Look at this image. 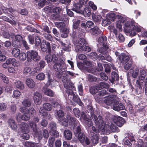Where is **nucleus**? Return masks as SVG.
Instances as JSON below:
<instances>
[{"instance_id":"a18cd8bd","label":"nucleus","mask_w":147,"mask_h":147,"mask_svg":"<svg viewBox=\"0 0 147 147\" xmlns=\"http://www.w3.org/2000/svg\"><path fill=\"white\" fill-rule=\"evenodd\" d=\"M98 137L96 134L93 135L91 138L92 142L94 145H95L98 142Z\"/></svg>"},{"instance_id":"052dcab7","label":"nucleus","mask_w":147,"mask_h":147,"mask_svg":"<svg viewBox=\"0 0 147 147\" xmlns=\"http://www.w3.org/2000/svg\"><path fill=\"white\" fill-rule=\"evenodd\" d=\"M55 141V138L54 137H51L49 138V145L50 147H53V144L54 142Z\"/></svg>"},{"instance_id":"e2e57ef3","label":"nucleus","mask_w":147,"mask_h":147,"mask_svg":"<svg viewBox=\"0 0 147 147\" xmlns=\"http://www.w3.org/2000/svg\"><path fill=\"white\" fill-rule=\"evenodd\" d=\"M73 112L75 116L77 117H79L80 115V111L78 109L75 108L73 109Z\"/></svg>"},{"instance_id":"7ed1b4c3","label":"nucleus","mask_w":147,"mask_h":147,"mask_svg":"<svg viewBox=\"0 0 147 147\" xmlns=\"http://www.w3.org/2000/svg\"><path fill=\"white\" fill-rule=\"evenodd\" d=\"M63 82L64 86L66 89V95L68 99L75 102L77 101V100L78 101H80V100L77 99V97L72 90H74L75 88L74 84L71 82L70 80L64 77L63 79Z\"/></svg>"},{"instance_id":"f8f14e48","label":"nucleus","mask_w":147,"mask_h":147,"mask_svg":"<svg viewBox=\"0 0 147 147\" xmlns=\"http://www.w3.org/2000/svg\"><path fill=\"white\" fill-rule=\"evenodd\" d=\"M90 92L92 94H94L96 93L97 94L95 96V99L98 102H100L101 101V91H99L97 92V90L96 89L95 87H91L90 90Z\"/></svg>"},{"instance_id":"680f3d73","label":"nucleus","mask_w":147,"mask_h":147,"mask_svg":"<svg viewBox=\"0 0 147 147\" xmlns=\"http://www.w3.org/2000/svg\"><path fill=\"white\" fill-rule=\"evenodd\" d=\"M31 68L29 67H25L23 70L24 74H27L31 72Z\"/></svg>"},{"instance_id":"2eb2a0df","label":"nucleus","mask_w":147,"mask_h":147,"mask_svg":"<svg viewBox=\"0 0 147 147\" xmlns=\"http://www.w3.org/2000/svg\"><path fill=\"white\" fill-rule=\"evenodd\" d=\"M18 115L17 116L16 120L18 121V125H19L20 127L22 129V131L23 132H29V128L28 125L23 122H20V121H18Z\"/></svg>"},{"instance_id":"6e6d98bb","label":"nucleus","mask_w":147,"mask_h":147,"mask_svg":"<svg viewBox=\"0 0 147 147\" xmlns=\"http://www.w3.org/2000/svg\"><path fill=\"white\" fill-rule=\"evenodd\" d=\"M93 117H92L94 120L95 123L96 125L98 126V128L99 129V130L100 131V126L99 125V123H98V120L97 117L95 115H93Z\"/></svg>"},{"instance_id":"cd10ccee","label":"nucleus","mask_w":147,"mask_h":147,"mask_svg":"<svg viewBox=\"0 0 147 147\" xmlns=\"http://www.w3.org/2000/svg\"><path fill=\"white\" fill-rule=\"evenodd\" d=\"M7 63L8 64H11L14 67H17L18 62L14 58H9L7 60Z\"/></svg>"},{"instance_id":"774afa93","label":"nucleus","mask_w":147,"mask_h":147,"mask_svg":"<svg viewBox=\"0 0 147 147\" xmlns=\"http://www.w3.org/2000/svg\"><path fill=\"white\" fill-rule=\"evenodd\" d=\"M135 142L136 146L137 147H144L146 146L142 140H140L139 142H137V143H136V142Z\"/></svg>"},{"instance_id":"1a4fd4ad","label":"nucleus","mask_w":147,"mask_h":147,"mask_svg":"<svg viewBox=\"0 0 147 147\" xmlns=\"http://www.w3.org/2000/svg\"><path fill=\"white\" fill-rule=\"evenodd\" d=\"M81 131L78 133H74L78 135V138L81 144L84 145L85 144L86 145H89L90 143L89 140L87 138H85L84 134L80 132Z\"/></svg>"},{"instance_id":"f704fd0d","label":"nucleus","mask_w":147,"mask_h":147,"mask_svg":"<svg viewBox=\"0 0 147 147\" xmlns=\"http://www.w3.org/2000/svg\"><path fill=\"white\" fill-rule=\"evenodd\" d=\"M15 85L16 87L22 90L24 87L23 83L20 81H17L15 82Z\"/></svg>"},{"instance_id":"f03ea898","label":"nucleus","mask_w":147,"mask_h":147,"mask_svg":"<svg viewBox=\"0 0 147 147\" xmlns=\"http://www.w3.org/2000/svg\"><path fill=\"white\" fill-rule=\"evenodd\" d=\"M59 121L61 122V125L65 127L68 126V123L72 126L74 133L80 132L81 131L78 121L75 118L67 115L66 118L64 119L59 118Z\"/></svg>"},{"instance_id":"72a5a7b5","label":"nucleus","mask_w":147,"mask_h":147,"mask_svg":"<svg viewBox=\"0 0 147 147\" xmlns=\"http://www.w3.org/2000/svg\"><path fill=\"white\" fill-rule=\"evenodd\" d=\"M43 108L45 110L47 111H50L52 109V105L49 103H45L43 104Z\"/></svg>"},{"instance_id":"e433bc0d","label":"nucleus","mask_w":147,"mask_h":147,"mask_svg":"<svg viewBox=\"0 0 147 147\" xmlns=\"http://www.w3.org/2000/svg\"><path fill=\"white\" fill-rule=\"evenodd\" d=\"M115 16L116 15H115V13H107V14H106V18L108 19L109 21L110 20H111L113 21L115 20Z\"/></svg>"},{"instance_id":"a878e982","label":"nucleus","mask_w":147,"mask_h":147,"mask_svg":"<svg viewBox=\"0 0 147 147\" xmlns=\"http://www.w3.org/2000/svg\"><path fill=\"white\" fill-rule=\"evenodd\" d=\"M60 30L62 32L61 35L62 38H65L67 36L69 32V29L68 28L65 26L62 29H60Z\"/></svg>"},{"instance_id":"09e8293b","label":"nucleus","mask_w":147,"mask_h":147,"mask_svg":"<svg viewBox=\"0 0 147 147\" xmlns=\"http://www.w3.org/2000/svg\"><path fill=\"white\" fill-rule=\"evenodd\" d=\"M121 57L122 58V63L123 64H126L128 62V61H129V57L124 54L122 55Z\"/></svg>"},{"instance_id":"a19ab883","label":"nucleus","mask_w":147,"mask_h":147,"mask_svg":"<svg viewBox=\"0 0 147 147\" xmlns=\"http://www.w3.org/2000/svg\"><path fill=\"white\" fill-rule=\"evenodd\" d=\"M3 35L5 38H13L15 36L12 33L10 34L9 32L7 31H5L3 32Z\"/></svg>"},{"instance_id":"338daca9","label":"nucleus","mask_w":147,"mask_h":147,"mask_svg":"<svg viewBox=\"0 0 147 147\" xmlns=\"http://www.w3.org/2000/svg\"><path fill=\"white\" fill-rule=\"evenodd\" d=\"M80 23V21L79 20H77L76 22H75L74 23L73 26V29L75 30L77 29Z\"/></svg>"},{"instance_id":"0e129e2a","label":"nucleus","mask_w":147,"mask_h":147,"mask_svg":"<svg viewBox=\"0 0 147 147\" xmlns=\"http://www.w3.org/2000/svg\"><path fill=\"white\" fill-rule=\"evenodd\" d=\"M105 71L107 73L110 72V67L109 64L105 63L104 64Z\"/></svg>"},{"instance_id":"58836bf2","label":"nucleus","mask_w":147,"mask_h":147,"mask_svg":"<svg viewBox=\"0 0 147 147\" xmlns=\"http://www.w3.org/2000/svg\"><path fill=\"white\" fill-rule=\"evenodd\" d=\"M55 64L53 66L54 70L56 71H59L61 70V69L63 66L60 63H57V62L55 63Z\"/></svg>"},{"instance_id":"6e6552de","label":"nucleus","mask_w":147,"mask_h":147,"mask_svg":"<svg viewBox=\"0 0 147 147\" xmlns=\"http://www.w3.org/2000/svg\"><path fill=\"white\" fill-rule=\"evenodd\" d=\"M74 44L76 45L75 50L76 52L80 53L83 51V47L86 45V42L84 38H80L78 40L75 41Z\"/></svg>"},{"instance_id":"c9c22d12","label":"nucleus","mask_w":147,"mask_h":147,"mask_svg":"<svg viewBox=\"0 0 147 147\" xmlns=\"http://www.w3.org/2000/svg\"><path fill=\"white\" fill-rule=\"evenodd\" d=\"M22 95V93L18 90H15L13 92L12 96L16 99L19 98Z\"/></svg>"},{"instance_id":"4468645a","label":"nucleus","mask_w":147,"mask_h":147,"mask_svg":"<svg viewBox=\"0 0 147 147\" xmlns=\"http://www.w3.org/2000/svg\"><path fill=\"white\" fill-rule=\"evenodd\" d=\"M50 129L49 131L51 134L56 137L59 136V134L56 130V123L53 122H51L49 124Z\"/></svg>"},{"instance_id":"864d4df0","label":"nucleus","mask_w":147,"mask_h":147,"mask_svg":"<svg viewBox=\"0 0 147 147\" xmlns=\"http://www.w3.org/2000/svg\"><path fill=\"white\" fill-rule=\"evenodd\" d=\"M88 79L89 81L91 82H95L97 80L96 78L90 74L88 75Z\"/></svg>"},{"instance_id":"412c9836","label":"nucleus","mask_w":147,"mask_h":147,"mask_svg":"<svg viewBox=\"0 0 147 147\" xmlns=\"http://www.w3.org/2000/svg\"><path fill=\"white\" fill-rule=\"evenodd\" d=\"M40 48L42 51H46L47 49L48 51H50L51 47L49 42H42L40 45Z\"/></svg>"},{"instance_id":"37998d69","label":"nucleus","mask_w":147,"mask_h":147,"mask_svg":"<svg viewBox=\"0 0 147 147\" xmlns=\"http://www.w3.org/2000/svg\"><path fill=\"white\" fill-rule=\"evenodd\" d=\"M84 15L85 17H88L91 14L90 9L88 8H86L83 12Z\"/></svg>"},{"instance_id":"69168bd1","label":"nucleus","mask_w":147,"mask_h":147,"mask_svg":"<svg viewBox=\"0 0 147 147\" xmlns=\"http://www.w3.org/2000/svg\"><path fill=\"white\" fill-rule=\"evenodd\" d=\"M40 69L38 68L35 67L32 69V71H31V72L29 73V74L31 76H33Z\"/></svg>"},{"instance_id":"b1692460","label":"nucleus","mask_w":147,"mask_h":147,"mask_svg":"<svg viewBox=\"0 0 147 147\" xmlns=\"http://www.w3.org/2000/svg\"><path fill=\"white\" fill-rule=\"evenodd\" d=\"M139 70L138 68H136L134 70L130 69L128 73L129 76H131L134 78H136L139 74Z\"/></svg>"},{"instance_id":"ddd939ff","label":"nucleus","mask_w":147,"mask_h":147,"mask_svg":"<svg viewBox=\"0 0 147 147\" xmlns=\"http://www.w3.org/2000/svg\"><path fill=\"white\" fill-rule=\"evenodd\" d=\"M20 110L23 114H28L30 116L33 115L36 112L33 107L30 108L28 109L25 107H21L20 108Z\"/></svg>"},{"instance_id":"aec40b11","label":"nucleus","mask_w":147,"mask_h":147,"mask_svg":"<svg viewBox=\"0 0 147 147\" xmlns=\"http://www.w3.org/2000/svg\"><path fill=\"white\" fill-rule=\"evenodd\" d=\"M84 63L85 67V69L88 70L89 72L93 73V69L92 67L91 62L88 61H85Z\"/></svg>"},{"instance_id":"5701e85b","label":"nucleus","mask_w":147,"mask_h":147,"mask_svg":"<svg viewBox=\"0 0 147 147\" xmlns=\"http://www.w3.org/2000/svg\"><path fill=\"white\" fill-rule=\"evenodd\" d=\"M26 84L27 86L30 88H32L35 86L36 83L32 79L27 78L26 80Z\"/></svg>"},{"instance_id":"0eeeda50","label":"nucleus","mask_w":147,"mask_h":147,"mask_svg":"<svg viewBox=\"0 0 147 147\" xmlns=\"http://www.w3.org/2000/svg\"><path fill=\"white\" fill-rule=\"evenodd\" d=\"M102 99L104 101V102L108 105H110L113 103V110L115 111H116V110L115 109V107L116 108L119 107V104L118 101L117 100H113V99L111 96H105L104 98L103 97L102 98Z\"/></svg>"},{"instance_id":"603ef678","label":"nucleus","mask_w":147,"mask_h":147,"mask_svg":"<svg viewBox=\"0 0 147 147\" xmlns=\"http://www.w3.org/2000/svg\"><path fill=\"white\" fill-rule=\"evenodd\" d=\"M56 26L57 28L60 29H62L65 26V24L63 22H56L55 23Z\"/></svg>"},{"instance_id":"f3484780","label":"nucleus","mask_w":147,"mask_h":147,"mask_svg":"<svg viewBox=\"0 0 147 147\" xmlns=\"http://www.w3.org/2000/svg\"><path fill=\"white\" fill-rule=\"evenodd\" d=\"M33 97L35 103L36 105H40L41 102L42 95L38 92H34Z\"/></svg>"},{"instance_id":"4be33fe9","label":"nucleus","mask_w":147,"mask_h":147,"mask_svg":"<svg viewBox=\"0 0 147 147\" xmlns=\"http://www.w3.org/2000/svg\"><path fill=\"white\" fill-rule=\"evenodd\" d=\"M82 7V5L79 3H74L73 4L72 10L77 13H82V11L81 10Z\"/></svg>"},{"instance_id":"79ce46f5","label":"nucleus","mask_w":147,"mask_h":147,"mask_svg":"<svg viewBox=\"0 0 147 147\" xmlns=\"http://www.w3.org/2000/svg\"><path fill=\"white\" fill-rule=\"evenodd\" d=\"M31 101L28 99H25L22 102V105L25 107H29L31 105Z\"/></svg>"},{"instance_id":"f257e3e1","label":"nucleus","mask_w":147,"mask_h":147,"mask_svg":"<svg viewBox=\"0 0 147 147\" xmlns=\"http://www.w3.org/2000/svg\"><path fill=\"white\" fill-rule=\"evenodd\" d=\"M117 22H120L125 23L124 25L126 28H124L125 31L131 36H134L136 35V31L140 32L141 28L138 27L137 24L134 21H129L127 18L123 17L120 15H116L115 19Z\"/></svg>"},{"instance_id":"9b49d317","label":"nucleus","mask_w":147,"mask_h":147,"mask_svg":"<svg viewBox=\"0 0 147 147\" xmlns=\"http://www.w3.org/2000/svg\"><path fill=\"white\" fill-rule=\"evenodd\" d=\"M146 75V73L145 70L141 69L140 71V75L138 78V79L137 80V84L138 85L139 88H141L142 84L143 82L145 77Z\"/></svg>"},{"instance_id":"9d476101","label":"nucleus","mask_w":147,"mask_h":147,"mask_svg":"<svg viewBox=\"0 0 147 147\" xmlns=\"http://www.w3.org/2000/svg\"><path fill=\"white\" fill-rule=\"evenodd\" d=\"M111 121L115 126H116V125H117L120 127L123 125L124 122L123 118L120 117L115 116H113L112 117Z\"/></svg>"},{"instance_id":"8fccbe9b","label":"nucleus","mask_w":147,"mask_h":147,"mask_svg":"<svg viewBox=\"0 0 147 147\" xmlns=\"http://www.w3.org/2000/svg\"><path fill=\"white\" fill-rule=\"evenodd\" d=\"M0 78L2 80L4 83L7 84L9 83V81L8 78L6 77L5 75L0 73Z\"/></svg>"},{"instance_id":"13d9d810","label":"nucleus","mask_w":147,"mask_h":147,"mask_svg":"<svg viewBox=\"0 0 147 147\" xmlns=\"http://www.w3.org/2000/svg\"><path fill=\"white\" fill-rule=\"evenodd\" d=\"M86 115L84 112H82L81 113V115L80 118V119L81 121H85L88 119Z\"/></svg>"},{"instance_id":"3c124183","label":"nucleus","mask_w":147,"mask_h":147,"mask_svg":"<svg viewBox=\"0 0 147 147\" xmlns=\"http://www.w3.org/2000/svg\"><path fill=\"white\" fill-rule=\"evenodd\" d=\"M25 145L27 147H38L37 144H35L34 143L27 142L25 143Z\"/></svg>"},{"instance_id":"6ab92c4d","label":"nucleus","mask_w":147,"mask_h":147,"mask_svg":"<svg viewBox=\"0 0 147 147\" xmlns=\"http://www.w3.org/2000/svg\"><path fill=\"white\" fill-rule=\"evenodd\" d=\"M39 119L38 117H34L32 121L30 123V125L34 131L36 132L37 131V125L36 123L38 122Z\"/></svg>"},{"instance_id":"bf43d9fd","label":"nucleus","mask_w":147,"mask_h":147,"mask_svg":"<svg viewBox=\"0 0 147 147\" xmlns=\"http://www.w3.org/2000/svg\"><path fill=\"white\" fill-rule=\"evenodd\" d=\"M102 19L103 21L102 24V26H105L107 24H110V21L108 19L106 18V17L102 18Z\"/></svg>"},{"instance_id":"423d86ee","label":"nucleus","mask_w":147,"mask_h":147,"mask_svg":"<svg viewBox=\"0 0 147 147\" xmlns=\"http://www.w3.org/2000/svg\"><path fill=\"white\" fill-rule=\"evenodd\" d=\"M27 61L30 62L32 60L37 61L40 59V56L38 55V53L34 50H31L27 51Z\"/></svg>"},{"instance_id":"39448f33","label":"nucleus","mask_w":147,"mask_h":147,"mask_svg":"<svg viewBox=\"0 0 147 147\" xmlns=\"http://www.w3.org/2000/svg\"><path fill=\"white\" fill-rule=\"evenodd\" d=\"M102 54L104 55V56H102V59H106L108 61L111 60V58L107 55L106 54L108 51H110L108 44L107 42V38L105 36H102Z\"/></svg>"},{"instance_id":"de8ad7c7","label":"nucleus","mask_w":147,"mask_h":147,"mask_svg":"<svg viewBox=\"0 0 147 147\" xmlns=\"http://www.w3.org/2000/svg\"><path fill=\"white\" fill-rule=\"evenodd\" d=\"M91 33L92 34L95 35L98 34L100 31V30L97 26H95L91 29Z\"/></svg>"},{"instance_id":"c756f323","label":"nucleus","mask_w":147,"mask_h":147,"mask_svg":"<svg viewBox=\"0 0 147 147\" xmlns=\"http://www.w3.org/2000/svg\"><path fill=\"white\" fill-rule=\"evenodd\" d=\"M13 18V21H11L10 20L9 18L5 16H3L0 17V18L2 19L3 20L8 22L12 24L15 25L16 24V21L15 20V18L13 16H12Z\"/></svg>"},{"instance_id":"7c9ffc66","label":"nucleus","mask_w":147,"mask_h":147,"mask_svg":"<svg viewBox=\"0 0 147 147\" xmlns=\"http://www.w3.org/2000/svg\"><path fill=\"white\" fill-rule=\"evenodd\" d=\"M24 114V115L21 116L20 117V113L17 114L16 115V118L17 116L18 115V118H20L21 119L24 121H27L30 119V117L28 114ZM18 119H19V118H18ZM18 119L19 120V119Z\"/></svg>"},{"instance_id":"ea45409f","label":"nucleus","mask_w":147,"mask_h":147,"mask_svg":"<svg viewBox=\"0 0 147 147\" xmlns=\"http://www.w3.org/2000/svg\"><path fill=\"white\" fill-rule=\"evenodd\" d=\"M92 17L94 22L99 23L101 20V17L100 15H96L94 14H92Z\"/></svg>"},{"instance_id":"49530a36","label":"nucleus","mask_w":147,"mask_h":147,"mask_svg":"<svg viewBox=\"0 0 147 147\" xmlns=\"http://www.w3.org/2000/svg\"><path fill=\"white\" fill-rule=\"evenodd\" d=\"M45 78V75L43 73H40L36 76V78L40 80H43Z\"/></svg>"},{"instance_id":"473e14b6","label":"nucleus","mask_w":147,"mask_h":147,"mask_svg":"<svg viewBox=\"0 0 147 147\" xmlns=\"http://www.w3.org/2000/svg\"><path fill=\"white\" fill-rule=\"evenodd\" d=\"M65 138L67 140H70L72 137V133L69 130H66L64 133Z\"/></svg>"},{"instance_id":"393cba45","label":"nucleus","mask_w":147,"mask_h":147,"mask_svg":"<svg viewBox=\"0 0 147 147\" xmlns=\"http://www.w3.org/2000/svg\"><path fill=\"white\" fill-rule=\"evenodd\" d=\"M47 86H44L43 88L42 91L45 94L49 96H53L54 95V92L49 89L47 88Z\"/></svg>"},{"instance_id":"2f4dec72","label":"nucleus","mask_w":147,"mask_h":147,"mask_svg":"<svg viewBox=\"0 0 147 147\" xmlns=\"http://www.w3.org/2000/svg\"><path fill=\"white\" fill-rule=\"evenodd\" d=\"M11 53L13 57L17 58L18 57L20 53V51L17 48H14L12 50Z\"/></svg>"},{"instance_id":"c85d7f7f","label":"nucleus","mask_w":147,"mask_h":147,"mask_svg":"<svg viewBox=\"0 0 147 147\" xmlns=\"http://www.w3.org/2000/svg\"><path fill=\"white\" fill-rule=\"evenodd\" d=\"M8 123L11 128L13 130H16L17 128V126L15 121L11 119L9 120Z\"/></svg>"},{"instance_id":"dca6fc26","label":"nucleus","mask_w":147,"mask_h":147,"mask_svg":"<svg viewBox=\"0 0 147 147\" xmlns=\"http://www.w3.org/2000/svg\"><path fill=\"white\" fill-rule=\"evenodd\" d=\"M49 134L48 131L45 129L43 130L42 132L39 131L37 133V137L38 140H41L43 136L45 138L47 139L49 136Z\"/></svg>"},{"instance_id":"c03bdc74","label":"nucleus","mask_w":147,"mask_h":147,"mask_svg":"<svg viewBox=\"0 0 147 147\" xmlns=\"http://www.w3.org/2000/svg\"><path fill=\"white\" fill-rule=\"evenodd\" d=\"M18 57L20 61H24L26 59L27 55H26V54L24 52H22L20 53Z\"/></svg>"},{"instance_id":"bb28decb","label":"nucleus","mask_w":147,"mask_h":147,"mask_svg":"<svg viewBox=\"0 0 147 147\" xmlns=\"http://www.w3.org/2000/svg\"><path fill=\"white\" fill-rule=\"evenodd\" d=\"M45 110L42 108H40L39 112L40 114L46 117L47 118L51 119V117L49 114L45 111Z\"/></svg>"},{"instance_id":"4d7b16f0","label":"nucleus","mask_w":147,"mask_h":147,"mask_svg":"<svg viewBox=\"0 0 147 147\" xmlns=\"http://www.w3.org/2000/svg\"><path fill=\"white\" fill-rule=\"evenodd\" d=\"M53 80L50 77V75L48 74V80L46 84L44 86L48 87L49 86L51 85L53 82Z\"/></svg>"},{"instance_id":"a211bd4d","label":"nucleus","mask_w":147,"mask_h":147,"mask_svg":"<svg viewBox=\"0 0 147 147\" xmlns=\"http://www.w3.org/2000/svg\"><path fill=\"white\" fill-rule=\"evenodd\" d=\"M45 59L48 63L52 61H53L54 63H56L58 61V58L55 54H53L52 55L50 54L47 55L45 57Z\"/></svg>"},{"instance_id":"5fc2aeb1","label":"nucleus","mask_w":147,"mask_h":147,"mask_svg":"<svg viewBox=\"0 0 147 147\" xmlns=\"http://www.w3.org/2000/svg\"><path fill=\"white\" fill-rule=\"evenodd\" d=\"M51 104L54 107L58 109H60L61 108V106L60 104L56 101H53Z\"/></svg>"},{"instance_id":"4c0bfd02","label":"nucleus","mask_w":147,"mask_h":147,"mask_svg":"<svg viewBox=\"0 0 147 147\" xmlns=\"http://www.w3.org/2000/svg\"><path fill=\"white\" fill-rule=\"evenodd\" d=\"M112 79L111 80L110 79H109V80L112 83H113L115 80H117L119 79L118 74L115 71H113L112 72Z\"/></svg>"},{"instance_id":"20e7f679","label":"nucleus","mask_w":147,"mask_h":147,"mask_svg":"<svg viewBox=\"0 0 147 147\" xmlns=\"http://www.w3.org/2000/svg\"><path fill=\"white\" fill-rule=\"evenodd\" d=\"M111 131L116 132H119V130L111 121H109L108 124L102 122V134L108 135L110 134Z\"/></svg>"}]
</instances>
